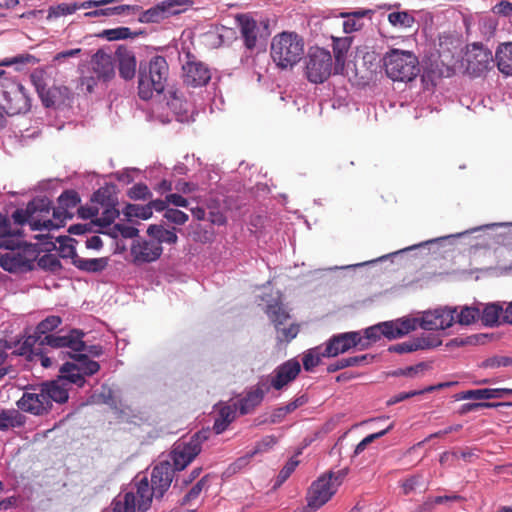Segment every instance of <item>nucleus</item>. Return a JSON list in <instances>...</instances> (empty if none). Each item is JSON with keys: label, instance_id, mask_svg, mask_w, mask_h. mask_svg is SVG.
Wrapping results in <instances>:
<instances>
[{"label": "nucleus", "instance_id": "1", "mask_svg": "<svg viewBox=\"0 0 512 512\" xmlns=\"http://www.w3.org/2000/svg\"><path fill=\"white\" fill-rule=\"evenodd\" d=\"M57 201V207L53 208V219L49 218L52 202L47 197L34 198L25 209H16L11 218L18 225L29 223L33 231L58 229L74 216V209L77 208L81 199L77 191L65 190Z\"/></svg>", "mask_w": 512, "mask_h": 512}, {"label": "nucleus", "instance_id": "2", "mask_svg": "<svg viewBox=\"0 0 512 512\" xmlns=\"http://www.w3.org/2000/svg\"><path fill=\"white\" fill-rule=\"evenodd\" d=\"M174 478V469L169 462L156 465L151 473V485L147 477L136 483V492H126L134 497V511L146 512L152 503L153 497L161 499L170 488Z\"/></svg>", "mask_w": 512, "mask_h": 512}, {"label": "nucleus", "instance_id": "3", "mask_svg": "<svg viewBox=\"0 0 512 512\" xmlns=\"http://www.w3.org/2000/svg\"><path fill=\"white\" fill-rule=\"evenodd\" d=\"M169 76V66L163 56H154L147 65H141L138 76V95L149 100L154 93L164 91Z\"/></svg>", "mask_w": 512, "mask_h": 512}, {"label": "nucleus", "instance_id": "4", "mask_svg": "<svg viewBox=\"0 0 512 512\" xmlns=\"http://www.w3.org/2000/svg\"><path fill=\"white\" fill-rule=\"evenodd\" d=\"M304 54L303 39L295 32H282L273 37L271 57L275 64L286 69L297 64Z\"/></svg>", "mask_w": 512, "mask_h": 512}, {"label": "nucleus", "instance_id": "5", "mask_svg": "<svg viewBox=\"0 0 512 512\" xmlns=\"http://www.w3.org/2000/svg\"><path fill=\"white\" fill-rule=\"evenodd\" d=\"M387 76L393 81L410 82L420 72L418 58L410 51L391 49L383 57Z\"/></svg>", "mask_w": 512, "mask_h": 512}, {"label": "nucleus", "instance_id": "6", "mask_svg": "<svg viewBox=\"0 0 512 512\" xmlns=\"http://www.w3.org/2000/svg\"><path fill=\"white\" fill-rule=\"evenodd\" d=\"M333 68L332 56L323 48L310 49L305 67L307 79L315 84L325 82L331 75Z\"/></svg>", "mask_w": 512, "mask_h": 512}, {"label": "nucleus", "instance_id": "7", "mask_svg": "<svg viewBox=\"0 0 512 512\" xmlns=\"http://www.w3.org/2000/svg\"><path fill=\"white\" fill-rule=\"evenodd\" d=\"M17 407L35 416L46 415L51 411L41 383L25 387L23 395L17 401Z\"/></svg>", "mask_w": 512, "mask_h": 512}, {"label": "nucleus", "instance_id": "8", "mask_svg": "<svg viewBox=\"0 0 512 512\" xmlns=\"http://www.w3.org/2000/svg\"><path fill=\"white\" fill-rule=\"evenodd\" d=\"M61 324L62 319L60 316H47L38 323L34 333L27 336L14 353L20 356L30 357L31 353L35 351V345H38L44 336L52 335L51 332L56 330Z\"/></svg>", "mask_w": 512, "mask_h": 512}, {"label": "nucleus", "instance_id": "9", "mask_svg": "<svg viewBox=\"0 0 512 512\" xmlns=\"http://www.w3.org/2000/svg\"><path fill=\"white\" fill-rule=\"evenodd\" d=\"M206 433L198 432L188 442L176 446L172 452L173 469L181 471L195 459L201 452V444L207 439Z\"/></svg>", "mask_w": 512, "mask_h": 512}, {"label": "nucleus", "instance_id": "10", "mask_svg": "<svg viewBox=\"0 0 512 512\" xmlns=\"http://www.w3.org/2000/svg\"><path fill=\"white\" fill-rule=\"evenodd\" d=\"M333 475L321 476L308 489L306 500L312 510H317L326 504L337 491V485L332 480Z\"/></svg>", "mask_w": 512, "mask_h": 512}, {"label": "nucleus", "instance_id": "11", "mask_svg": "<svg viewBox=\"0 0 512 512\" xmlns=\"http://www.w3.org/2000/svg\"><path fill=\"white\" fill-rule=\"evenodd\" d=\"M465 56L467 71L474 76H480L494 62L492 52L481 43L469 45Z\"/></svg>", "mask_w": 512, "mask_h": 512}, {"label": "nucleus", "instance_id": "12", "mask_svg": "<svg viewBox=\"0 0 512 512\" xmlns=\"http://www.w3.org/2000/svg\"><path fill=\"white\" fill-rule=\"evenodd\" d=\"M186 58L182 66L183 82L191 87L205 86L211 79L209 68L203 62L196 60L191 53H187Z\"/></svg>", "mask_w": 512, "mask_h": 512}, {"label": "nucleus", "instance_id": "13", "mask_svg": "<svg viewBox=\"0 0 512 512\" xmlns=\"http://www.w3.org/2000/svg\"><path fill=\"white\" fill-rule=\"evenodd\" d=\"M361 346L367 348L369 343L363 342L359 332H346L332 336L324 349V356L335 357L341 353H345L353 347Z\"/></svg>", "mask_w": 512, "mask_h": 512}, {"label": "nucleus", "instance_id": "14", "mask_svg": "<svg viewBox=\"0 0 512 512\" xmlns=\"http://www.w3.org/2000/svg\"><path fill=\"white\" fill-rule=\"evenodd\" d=\"M3 109L8 115L26 113L31 108V100L25 87L14 81L7 96L2 103Z\"/></svg>", "mask_w": 512, "mask_h": 512}, {"label": "nucleus", "instance_id": "15", "mask_svg": "<svg viewBox=\"0 0 512 512\" xmlns=\"http://www.w3.org/2000/svg\"><path fill=\"white\" fill-rule=\"evenodd\" d=\"M84 333L78 329H72L67 335H46L38 346L52 348H70L74 352H82L86 349L83 341Z\"/></svg>", "mask_w": 512, "mask_h": 512}, {"label": "nucleus", "instance_id": "16", "mask_svg": "<svg viewBox=\"0 0 512 512\" xmlns=\"http://www.w3.org/2000/svg\"><path fill=\"white\" fill-rule=\"evenodd\" d=\"M456 308H438L425 312L419 326L424 330H444L455 322Z\"/></svg>", "mask_w": 512, "mask_h": 512}, {"label": "nucleus", "instance_id": "17", "mask_svg": "<svg viewBox=\"0 0 512 512\" xmlns=\"http://www.w3.org/2000/svg\"><path fill=\"white\" fill-rule=\"evenodd\" d=\"M163 252L158 242L151 240H138L131 247V255L135 263H149L157 260Z\"/></svg>", "mask_w": 512, "mask_h": 512}, {"label": "nucleus", "instance_id": "18", "mask_svg": "<svg viewBox=\"0 0 512 512\" xmlns=\"http://www.w3.org/2000/svg\"><path fill=\"white\" fill-rule=\"evenodd\" d=\"M301 371V365L296 359H290L279 365L271 379V386L281 390L284 386L296 379Z\"/></svg>", "mask_w": 512, "mask_h": 512}, {"label": "nucleus", "instance_id": "19", "mask_svg": "<svg viewBox=\"0 0 512 512\" xmlns=\"http://www.w3.org/2000/svg\"><path fill=\"white\" fill-rule=\"evenodd\" d=\"M92 70L98 80H111L115 75L114 61L111 55L97 51L91 60Z\"/></svg>", "mask_w": 512, "mask_h": 512}, {"label": "nucleus", "instance_id": "20", "mask_svg": "<svg viewBox=\"0 0 512 512\" xmlns=\"http://www.w3.org/2000/svg\"><path fill=\"white\" fill-rule=\"evenodd\" d=\"M269 390L267 387L263 389L262 384L258 383L256 386L251 388L244 397L238 400L235 404H237V410L241 415H246L251 413L257 406L261 404L265 393Z\"/></svg>", "mask_w": 512, "mask_h": 512}, {"label": "nucleus", "instance_id": "21", "mask_svg": "<svg viewBox=\"0 0 512 512\" xmlns=\"http://www.w3.org/2000/svg\"><path fill=\"white\" fill-rule=\"evenodd\" d=\"M19 229H12L10 221L0 213V248L14 251L20 247Z\"/></svg>", "mask_w": 512, "mask_h": 512}, {"label": "nucleus", "instance_id": "22", "mask_svg": "<svg viewBox=\"0 0 512 512\" xmlns=\"http://www.w3.org/2000/svg\"><path fill=\"white\" fill-rule=\"evenodd\" d=\"M353 38L350 36L334 37L332 36V48L335 58L334 73L343 74L347 53L351 47Z\"/></svg>", "mask_w": 512, "mask_h": 512}, {"label": "nucleus", "instance_id": "23", "mask_svg": "<svg viewBox=\"0 0 512 512\" xmlns=\"http://www.w3.org/2000/svg\"><path fill=\"white\" fill-rule=\"evenodd\" d=\"M372 9H360L351 12H341L340 17L344 19L342 23L343 31L346 34L360 31L364 27L363 18L369 17L374 14Z\"/></svg>", "mask_w": 512, "mask_h": 512}, {"label": "nucleus", "instance_id": "24", "mask_svg": "<svg viewBox=\"0 0 512 512\" xmlns=\"http://www.w3.org/2000/svg\"><path fill=\"white\" fill-rule=\"evenodd\" d=\"M41 385L45 392L46 399L49 401L50 409L53 407V402L64 404L68 401V389L62 379L59 378L57 380L42 382Z\"/></svg>", "mask_w": 512, "mask_h": 512}, {"label": "nucleus", "instance_id": "25", "mask_svg": "<svg viewBox=\"0 0 512 512\" xmlns=\"http://www.w3.org/2000/svg\"><path fill=\"white\" fill-rule=\"evenodd\" d=\"M507 395H512V389L484 388L463 391L460 393L459 399L488 400L504 398Z\"/></svg>", "mask_w": 512, "mask_h": 512}, {"label": "nucleus", "instance_id": "26", "mask_svg": "<svg viewBox=\"0 0 512 512\" xmlns=\"http://www.w3.org/2000/svg\"><path fill=\"white\" fill-rule=\"evenodd\" d=\"M236 19L239 23L240 32L244 39L245 46L249 49L254 48L257 42L258 31L256 21L248 14H241L237 16Z\"/></svg>", "mask_w": 512, "mask_h": 512}, {"label": "nucleus", "instance_id": "27", "mask_svg": "<svg viewBox=\"0 0 512 512\" xmlns=\"http://www.w3.org/2000/svg\"><path fill=\"white\" fill-rule=\"evenodd\" d=\"M172 7V3L163 1L160 4H157L156 6L144 11L140 16L139 21L143 23L160 22L171 14L170 9Z\"/></svg>", "mask_w": 512, "mask_h": 512}, {"label": "nucleus", "instance_id": "28", "mask_svg": "<svg viewBox=\"0 0 512 512\" xmlns=\"http://www.w3.org/2000/svg\"><path fill=\"white\" fill-rule=\"evenodd\" d=\"M237 404L222 406L217 414L213 424V430L216 434L224 432L230 423L236 418Z\"/></svg>", "mask_w": 512, "mask_h": 512}, {"label": "nucleus", "instance_id": "29", "mask_svg": "<svg viewBox=\"0 0 512 512\" xmlns=\"http://www.w3.org/2000/svg\"><path fill=\"white\" fill-rule=\"evenodd\" d=\"M96 7L97 9L86 12L84 14L87 18H96V17H110L114 15H122V14H134L139 10V7L136 5H119L114 7Z\"/></svg>", "mask_w": 512, "mask_h": 512}, {"label": "nucleus", "instance_id": "30", "mask_svg": "<svg viewBox=\"0 0 512 512\" xmlns=\"http://www.w3.org/2000/svg\"><path fill=\"white\" fill-rule=\"evenodd\" d=\"M499 71L507 76L512 75V42L501 44L495 54Z\"/></svg>", "mask_w": 512, "mask_h": 512}, {"label": "nucleus", "instance_id": "31", "mask_svg": "<svg viewBox=\"0 0 512 512\" xmlns=\"http://www.w3.org/2000/svg\"><path fill=\"white\" fill-rule=\"evenodd\" d=\"M74 266L84 272L99 273L105 270L108 266V258L101 257L86 259L83 257H77L74 261Z\"/></svg>", "mask_w": 512, "mask_h": 512}, {"label": "nucleus", "instance_id": "32", "mask_svg": "<svg viewBox=\"0 0 512 512\" xmlns=\"http://www.w3.org/2000/svg\"><path fill=\"white\" fill-rule=\"evenodd\" d=\"M70 357L75 360L74 365L84 376H92L100 370V364L91 360L86 354L76 352L70 354Z\"/></svg>", "mask_w": 512, "mask_h": 512}, {"label": "nucleus", "instance_id": "33", "mask_svg": "<svg viewBox=\"0 0 512 512\" xmlns=\"http://www.w3.org/2000/svg\"><path fill=\"white\" fill-rule=\"evenodd\" d=\"M373 358L374 356L369 354L342 358L328 365L327 371L333 373L347 367L361 366L368 363V360H372Z\"/></svg>", "mask_w": 512, "mask_h": 512}, {"label": "nucleus", "instance_id": "34", "mask_svg": "<svg viewBox=\"0 0 512 512\" xmlns=\"http://www.w3.org/2000/svg\"><path fill=\"white\" fill-rule=\"evenodd\" d=\"M265 313L276 329H279V327L290 318V315L284 308L283 304L278 301L268 304L266 306Z\"/></svg>", "mask_w": 512, "mask_h": 512}, {"label": "nucleus", "instance_id": "35", "mask_svg": "<svg viewBox=\"0 0 512 512\" xmlns=\"http://www.w3.org/2000/svg\"><path fill=\"white\" fill-rule=\"evenodd\" d=\"M147 234L158 242L159 245L162 243L175 244L178 240L176 233L173 230H167L161 225H150L147 229Z\"/></svg>", "mask_w": 512, "mask_h": 512}, {"label": "nucleus", "instance_id": "36", "mask_svg": "<svg viewBox=\"0 0 512 512\" xmlns=\"http://www.w3.org/2000/svg\"><path fill=\"white\" fill-rule=\"evenodd\" d=\"M60 373L62 375L59 378L62 379L63 382L67 380L78 387H83L86 383L85 376L78 370L74 363H64L60 368Z\"/></svg>", "mask_w": 512, "mask_h": 512}, {"label": "nucleus", "instance_id": "37", "mask_svg": "<svg viewBox=\"0 0 512 512\" xmlns=\"http://www.w3.org/2000/svg\"><path fill=\"white\" fill-rule=\"evenodd\" d=\"M501 317L503 318V308L495 303L487 304L480 313V319L485 326L499 324Z\"/></svg>", "mask_w": 512, "mask_h": 512}, {"label": "nucleus", "instance_id": "38", "mask_svg": "<svg viewBox=\"0 0 512 512\" xmlns=\"http://www.w3.org/2000/svg\"><path fill=\"white\" fill-rule=\"evenodd\" d=\"M91 201L99 204L101 207L112 206V204H117L114 186L111 185L100 187L97 191L93 193Z\"/></svg>", "mask_w": 512, "mask_h": 512}, {"label": "nucleus", "instance_id": "39", "mask_svg": "<svg viewBox=\"0 0 512 512\" xmlns=\"http://www.w3.org/2000/svg\"><path fill=\"white\" fill-rule=\"evenodd\" d=\"M24 424V416L18 411H1L0 430H7L12 427H20Z\"/></svg>", "mask_w": 512, "mask_h": 512}, {"label": "nucleus", "instance_id": "40", "mask_svg": "<svg viewBox=\"0 0 512 512\" xmlns=\"http://www.w3.org/2000/svg\"><path fill=\"white\" fill-rule=\"evenodd\" d=\"M82 3H62L57 6H50L48 9V15L47 18H58L60 16H66L75 13L78 9H87L86 7L82 6Z\"/></svg>", "mask_w": 512, "mask_h": 512}, {"label": "nucleus", "instance_id": "41", "mask_svg": "<svg viewBox=\"0 0 512 512\" xmlns=\"http://www.w3.org/2000/svg\"><path fill=\"white\" fill-rule=\"evenodd\" d=\"M59 242V254L62 258H70L72 260V264L74 265V261L77 257H80L77 252L74 243L76 242L73 238L68 236H60L57 238Z\"/></svg>", "mask_w": 512, "mask_h": 512}, {"label": "nucleus", "instance_id": "42", "mask_svg": "<svg viewBox=\"0 0 512 512\" xmlns=\"http://www.w3.org/2000/svg\"><path fill=\"white\" fill-rule=\"evenodd\" d=\"M388 22L394 27L411 28L415 18L407 11L391 12L388 15Z\"/></svg>", "mask_w": 512, "mask_h": 512}, {"label": "nucleus", "instance_id": "43", "mask_svg": "<svg viewBox=\"0 0 512 512\" xmlns=\"http://www.w3.org/2000/svg\"><path fill=\"white\" fill-rule=\"evenodd\" d=\"M414 351L438 347L442 341L434 335H422L411 339Z\"/></svg>", "mask_w": 512, "mask_h": 512}, {"label": "nucleus", "instance_id": "44", "mask_svg": "<svg viewBox=\"0 0 512 512\" xmlns=\"http://www.w3.org/2000/svg\"><path fill=\"white\" fill-rule=\"evenodd\" d=\"M324 350L321 351L320 347H315L309 349L303 356L302 362L303 367L306 371H312L315 367H317L320 362L321 358L325 357Z\"/></svg>", "mask_w": 512, "mask_h": 512}, {"label": "nucleus", "instance_id": "45", "mask_svg": "<svg viewBox=\"0 0 512 512\" xmlns=\"http://www.w3.org/2000/svg\"><path fill=\"white\" fill-rule=\"evenodd\" d=\"M136 60L134 56L126 55L120 58L119 74L125 80H130L135 76Z\"/></svg>", "mask_w": 512, "mask_h": 512}, {"label": "nucleus", "instance_id": "46", "mask_svg": "<svg viewBox=\"0 0 512 512\" xmlns=\"http://www.w3.org/2000/svg\"><path fill=\"white\" fill-rule=\"evenodd\" d=\"M134 497L132 494H126L124 497H118L113 500L111 510L107 512H135Z\"/></svg>", "mask_w": 512, "mask_h": 512}, {"label": "nucleus", "instance_id": "47", "mask_svg": "<svg viewBox=\"0 0 512 512\" xmlns=\"http://www.w3.org/2000/svg\"><path fill=\"white\" fill-rule=\"evenodd\" d=\"M124 214L128 218L136 217L143 220H147L152 216L153 212L147 205L141 206L137 204H127L124 209Z\"/></svg>", "mask_w": 512, "mask_h": 512}, {"label": "nucleus", "instance_id": "48", "mask_svg": "<svg viewBox=\"0 0 512 512\" xmlns=\"http://www.w3.org/2000/svg\"><path fill=\"white\" fill-rule=\"evenodd\" d=\"M102 208L104 210L101 216L97 217L94 222L101 227H107L119 216V210L116 208V204H112V206H104Z\"/></svg>", "mask_w": 512, "mask_h": 512}, {"label": "nucleus", "instance_id": "49", "mask_svg": "<svg viewBox=\"0 0 512 512\" xmlns=\"http://www.w3.org/2000/svg\"><path fill=\"white\" fill-rule=\"evenodd\" d=\"M457 318L461 325H470L477 319H480V310L477 307H464L460 313L457 314Z\"/></svg>", "mask_w": 512, "mask_h": 512}, {"label": "nucleus", "instance_id": "50", "mask_svg": "<svg viewBox=\"0 0 512 512\" xmlns=\"http://www.w3.org/2000/svg\"><path fill=\"white\" fill-rule=\"evenodd\" d=\"M136 33H132L128 27H118L114 29H106L102 32V36L109 41L131 38Z\"/></svg>", "mask_w": 512, "mask_h": 512}, {"label": "nucleus", "instance_id": "51", "mask_svg": "<svg viewBox=\"0 0 512 512\" xmlns=\"http://www.w3.org/2000/svg\"><path fill=\"white\" fill-rule=\"evenodd\" d=\"M396 330V336L398 338L408 334L411 331H414L417 328L418 320L414 318H403L394 321Z\"/></svg>", "mask_w": 512, "mask_h": 512}, {"label": "nucleus", "instance_id": "52", "mask_svg": "<svg viewBox=\"0 0 512 512\" xmlns=\"http://www.w3.org/2000/svg\"><path fill=\"white\" fill-rule=\"evenodd\" d=\"M60 94V88L48 87L39 94V97L46 108L53 107L56 104L57 98Z\"/></svg>", "mask_w": 512, "mask_h": 512}, {"label": "nucleus", "instance_id": "53", "mask_svg": "<svg viewBox=\"0 0 512 512\" xmlns=\"http://www.w3.org/2000/svg\"><path fill=\"white\" fill-rule=\"evenodd\" d=\"M512 365V358L508 356H493L485 359L481 367L483 368H499V367H508Z\"/></svg>", "mask_w": 512, "mask_h": 512}, {"label": "nucleus", "instance_id": "54", "mask_svg": "<svg viewBox=\"0 0 512 512\" xmlns=\"http://www.w3.org/2000/svg\"><path fill=\"white\" fill-rule=\"evenodd\" d=\"M128 196L130 199L133 200H146L149 199L152 196V194L147 185L143 183H138L129 189Z\"/></svg>", "mask_w": 512, "mask_h": 512}, {"label": "nucleus", "instance_id": "55", "mask_svg": "<svg viewBox=\"0 0 512 512\" xmlns=\"http://www.w3.org/2000/svg\"><path fill=\"white\" fill-rule=\"evenodd\" d=\"M164 218L176 225H183L188 221L189 216L181 210L169 208L164 212Z\"/></svg>", "mask_w": 512, "mask_h": 512}, {"label": "nucleus", "instance_id": "56", "mask_svg": "<svg viewBox=\"0 0 512 512\" xmlns=\"http://www.w3.org/2000/svg\"><path fill=\"white\" fill-rule=\"evenodd\" d=\"M392 428H393V424L389 425L384 430H381V431H379L377 433H373V434H370V435L366 436L362 441H360L358 443V445L355 448L354 453L356 455L362 453L365 450V448L367 447V445L372 443L374 440H376V439L384 436L385 434H387Z\"/></svg>", "mask_w": 512, "mask_h": 512}, {"label": "nucleus", "instance_id": "57", "mask_svg": "<svg viewBox=\"0 0 512 512\" xmlns=\"http://www.w3.org/2000/svg\"><path fill=\"white\" fill-rule=\"evenodd\" d=\"M36 62H37V59L35 58V56L28 54V53H24V54H20V55L11 57V58L3 59L0 62V66L9 67V66L16 65V64H29V63H36Z\"/></svg>", "mask_w": 512, "mask_h": 512}, {"label": "nucleus", "instance_id": "58", "mask_svg": "<svg viewBox=\"0 0 512 512\" xmlns=\"http://www.w3.org/2000/svg\"><path fill=\"white\" fill-rule=\"evenodd\" d=\"M30 80L35 87L38 95L43 92L47 87V79H46V73L41 70L37 69L33 71L30 75Z\"/></svg>", "mask_w": 512, "mask_h": 512}, {"label": "nucleus", "instance_id": "59", "mask_svg": "<svg viewBox=\"0 0 512 512\" xmlns=\"http://www.w3.org/2000/svg\"><path fill=\"white\" fill-rule=\"evenodd\" d=\"M277 443V438L274 435H267L259 441L254 450L251 451L248 457H253L257 453L266 452Z\"/></svg>", "mask_w": 512, "mask_h": 512}, {"label": "nucleus", "instance_id": "60", "mask_svg": "<svg viewBox=\"0 0 512 512\" xmlns=\"http://www.w3.org/2000/svg\"><path fill=\"white\" fill-rule=\"evenodd\" d=\"M297 465H298V461H294V460L288 461L286 463V465L280 470V472L277 476L276 482H275V486L282 485L290 477V475L294 472Z\"/></svg>", "mask_w": 512, "mask_h": 512}, {"label": "nucleus", "instance_id": "61", "mask_svg": "<svg viewBox=\"0 0 512 512\" xmlns=\"http://www.w3.org/2000/svg\"><path fill=\"white\" fill-rule=\"evenodd\" d=\"M278 331V339L279 341L289 342L294 339L299 333V326L297 324H291L288 328H280L276 329Z\"/></svg>", "mask_w": 512, "mask_h": 512}, {"label": "nucleus", "instance_id": "62", "mask_svg": "<svg viewBox=\"0 0 512 512\" xmlns=\"http://www.w3.org/2000/svg\"><path fill=\"white\" fill-rule=\"evenodd\" d=\"M205 485V477L200 479L195 485L192 486V488L188 491V493L183 497L181 501V505H186L190 501L198 498V496L201 494L203 487Z\"/></svg>", "mask_w": 512, "mask_h": 512}, {"label": "nucleus", "instance_id": "63", "mask_svg": "<svg viewBox=\"0 0 512 512\" xmlns=\"http://www.w3.org/2000/svg\"><path fill=\"white\" fill-rule=\"evenodd\" d=\"M427 368H428V365L426 363L421 362L414 366H409L406 368L399 369L394 372V375L413 377V376L423 372Z\"/></svg>", "mask_w": 512, "mask_h": 512}, {"label": "nucleus", "instance_id": "64", "mask_svg": "<svg viewBox=\"0 0 512 512\" xmlns=\"http://www.w3.org/2000/svg\"><path fill=\"white\" fill-rule=\"evenodd\" d=\"M0 265L4 270L12 272L20 266V261L14 254H6L0 257Z\"/></svg>", "mask_w": 512, "mask_h": 512}]
</instances>
